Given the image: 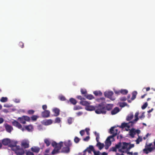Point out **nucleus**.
Returning <instances> with one entry per match:
<instances>
[{
    "instance_id": "f257e3e1",
    "label": "nucleus",
    "mask_w": 155,
    "mask_h": 155,
    "mask_svg": "<svg viewBox=\"0 0 155 155\" xmlns=\"http://www.w3.org/2000/svg\"><path fill=\"white\" fill-rule=\"evenodd\" d=\"M97 109L95 111V113L97 114H105L106 112V110H110L112 109V106L110 104H107L106 106L102 104L98 105L97 107Z\"/></svg>"
},
{
    "instance_id": "f03ea898",
    "label": "nucleus",
    "mask_w": 155,
    "mask_h": 155,
    "mask_svg": "<svg viewBox=\"0 0 155 155\" xmlns=\"http://www.w3.org/2000/svg\"><path fill=\"white\" fill-rule=\"evenodd\" d=\"M51 145L54 147L51 154L53 155L56 154L60 152V150L63 146V142L61 141L59 143H57L55 141H53L51 143Z\"/></svg>"
},
{
    "instance_id": "7ed1b4c3",
    "label": "nucleus",
    "mask_w": 155,
    "mask_h": 155,
    "mask_svg": "<svg viewBox=\"0 0 155 155\" xmlns=\"http://www.w3.org/2000/svg\"><path fill=\"white\" fill-rule=\"evenodd\" d=\"M9 147H11L12 150L14 151L16 154H23L25 153L23 149L20 148L19 146L10 144Z\"/></svg>"
},
{
    "instance_id": "20e7f679",
    "label": "nucleus",
    "mask_w": 155,
    "mask_h": 155,
    "mask_svg": "<svg viewBox=\"0 0 155 155\" xmlns=\"http://www.w3.org/2000/svg\"><path fill=\"white\" fill-rule=\"evenodd\" d=\"M140 133V130H135L134 128H132L130 130L129 134L131 137L133 138L134 137V135L136 134L138 135Z\"/></svg>"
},
{
    "instance_id": "39448f33",
    "label": "nucleus",
    "mask_w": 155,
    "mask_h": 155,
    "mask_svg": "<svg viewBox=\"0 0 155 155\" xmlns=\"http://www.w3.org/2000/svg\"><path fill=\"white\" fill-rule=\"evenodd\" d=\"M115 127H112L110 130L109 132L110 134H112L111 136H113L114 137L120 133V131H119L117 129H115Z\"/></svg>"
},
{
    "instance_id": "423d86ee",
    "label": "nucleus",
    "mask_w": 155,
    "mask_h": 155,
    "mask_svg": "<svg viewBox=\"0 0 155 155\" xmlns=\"http://www.w3.org/2000/svg\"><path fill=\"white\" fill-rule=\"evenodd\" d=\"M153 150H155V147H148L147 146H145V148L144 149L143 151V153L148 154L149 153L152 151Z\"/></svg>"
},
{
    "instance_id": "0eeeda50",
    "label": "nucleus",
    "mask_w": 155,
    "mask_h": 155,
    "mask_svg": "<svg viewBox=\"0 0 155 155\" xmlns=\"http://www.w3.org/2000/svg\"><path fill=\"white\" fill-rule=\"evenodd\" d=\"M29 142L28 140H23L21 141V146L25 148H28L29 147Z\"/></svg>"
},
{
    "instance_id": "6e6552de",
    "label": "nucleus",
    "mask_w": 155,
    "mask_h": 155,
    "mask_svg": "<svg viewBox=\"0 0 155 155\" xmlns=\"http://www.w3.org/2000/svg\"><path fill=\"white\" fill-rule=\"evenodd\" d=\"M2 144L5 146L8 145L9 147V145L10 144H11V140L10 139L8 138H5L3 139L2 141Z\"/></svg>"
},
{
    "instance_id": "1a4fd4ad",
    "label": "nucleus",
    "mask_w": 155,
    "mask_h": 155,
    "mask_svg": "<svg viewBox=\"0 0 155 155\" xmlns=\"http://www.w3.org/2000/svg\"><path fill=\"white\" fill-rule=\"evenodd\" d=\"M113 94V92L112 91H106L104 93V95L105 97L109 98L112 100H114V99H111L112 96Z\"/></svg>"
},
{
    "instance_id": "9d476101",
    "label": "nucleus",
    "mask_w": 155,
    "mask_h": 155,
    "mask_svg": "<svg viewBox=\"0 0 155 155\" xmlns=\"http://www.w3.org/2000/svg\"><path fill=\"white\" fill-rule=\"evenodd\" d=\"M98 106V105H96L95 107H94L93 106L90 105L89 104L87 106L85 107V109L88 111H92L95 110V111L97 110V107Z\"/></svg>"
},
{
    "instance_id": "9b49d317",
    "label": "nucleus",
    "mask_w": 155,
    "mask_h": 155,
    "mask_svg": "<svg viewBox=\"0 0 155 155\" xmlns=\"http://www.w3.org/2000/svg\"><path fill=\"white\" fill-rule=\"evenodd\" d=\"M94 150V148L93 146L90 145L88 147H87L83 151V153H86V152L87 151L89 153H91V151L93 152Z\"/></svg>"
},
{
    "instance_id": "f8f14e48",
    "label": "nucleus",
    "mask_w": 155,
    "mask_h": 155,
    "mask_svg": "<svg viewBox=\"0 0 155 155\" xmlns=\"http://www.w3.org/2000/svg\"><path fill=\"white\" fill-rule=\"evenodd\" d=\"M110 139H114L113 136H110L108 137L105 142V145L110 146L111 144V142L110 140Z\"/></svg>"
},
{
    "instance_id": "ddd939ff",
    "label": "nucleus",
    "mask_w": 155,
    "mask_h": 155,
    "mask_svg": "<svg viewBox=\"0 0 155 155\" xmlns=\"http://www.w3.org/2000/svg\"><path fill=\"white\" fill-rule=\"evenodd\" d=\"M12 125L20 129H21L23 131V128H22L21 125L18 121L16 120H14L12 122Z\"/></svg>"
},
{
    "instance_id": "4468645a",
    "label": "nucleus",
    "mask_w": 155,
    "mask_h": 155,
    "mask_svg": "<svg viewBox=\"0 0 155 155\" xmlns=\"http://www.w3.org/2000/svg\"><path fill=\"white\" fill-rule=\"evenodd\" d=\"M139 113L138 112H136L135 114L134 117L135 119L133 121H130L129 123H131L132 124H135L136 122L139 120V118L138 117V115Z\"/></svg>"
},
{
    "instance_id": "2eb2a0df",
    "label": "nucleus",
    "mask_w": 155,
    "mask_h": 155,
    "mask_svg": "<svg viewBox=\"0 0 155 155\" xmlns=\"http://www.w3.org/2000/svg\"><path fill=\"white\" fill-rule=\"evenodd\" d=\"M50 112L48 110H45L41 113V116L43 117H48L50 116Z\"/></svg>"
},
{
    "instance_id": "dca6fc26",
    "label": "nucleus",
    "mask_w": 155,
    "mask_h": 155,
    "mask_svg": "<svg viewBox=\"0 0 155 155\" xmlns=\"http://www.w3.org/2000/svg\"><path fill=\"white\" fill-rule=\"evenodd\" d=\"M53 112L54 113V116L57 117L60 114V110L57 108H54L52 110Z\"/></svg>"
},
{
    "instance_id": "f3484780",
    "label": "nucleus",
    "mask_w": 155,
    "mask_h": 155,
    "mask_svg": "<svg viewBox=\"0 0 155 155\" xmlns=\"http://www.w3.org/2000/svg\"><path fill=\"white\" fill-rule=\"evenodd\" d=\"M52 123V120L51 119H48L43 120L42 123L45 125H48L51 124Z\"/></svg>"
},
{
    "instance_id": "a211bd4d",
    "label": "nucleus",
    "mask_w": 155,
    "mask_h": 155,
    "mask_svg": "<svg viewBox=\"0 0 155 155\" xmlns=\"http://www.w3.org/2000/svg\"><path fill=\"white\" fill-rule=\"evenodd\" d=\"M5 128L6 131L8 133H10L13 129L12 126L8 124L5 125Z\"/></svg>"
},
{
    "instance_id": "6ab92c4d",
    "label": "nucleus",
    "mask_w": 155,
    "mask_h": 155,
    "mask_svg": "<svg viewBox=\"0 0 155 155\" xmlns=\"http://www.w3.org/2000/svg\"><path fill=\"white\" fill-rule=\"evenodd\" d=\"M70 152V148L67 147H63L61 152L65 153H68Z\"/></svg>"
},
{
    "instance_id": "aec40b11",
    "label": "nucleus",
    "mask_w": 155,
    "mask_h": 155,
    "mask_svg": "<svg viewBox=\"0 0 155 155\" xmlns=\"http://www.w3.org/2000/svg\"><path fill=\"white\" fill-rule=\"evenodd\" d=\"M96 146L98 148L99 150H101L104 148V144L103 143H101L99 142H97Z\"/></svg>"
},
{
    "instance_id": "412c9836",
    "label": "nucleus",
    "mask_w": 155,
    "mask_h": 155,
    "mask_svg": "<svg viewBox=\"0 0 155 155\" xmlns=\"http://www.w3.org/2000/svg\"><path fill=\"white\" fill-rule=\"evenodd\" d=\"M120 110L118 107H115L111 111V114L112 115H114L118 112Z\"/></svg>"
},
{
    "instance_id": "4be33fe9",
    "label": "nucleus",
    "mask_w": 155,
    "mask_h": 155,
    "mask_svg": "<svg viewBox=\"0 0 155 155\" xmlns=\"http://www.w3.org/2000/svg\"><path fill=\"white\" fill-rule=\"evenodd\" d=\"M44 143L46 144L47 147H48L50 146L51 143L50 140L48 138H45L44 140Z\"/></svg>"
},
{
    "instance_id": "5701e85b",
    "label": "nucleus",
    "mask_w": 155,
    "mask_h": 155,
    "mask_svg": "<svg viewBox=\"0 0 155 155\" xmlns=\"http://www.w3.org/2000/svg\"><path fill=\"white\" fill-rule=\"evenodd\" d=\"M64 144L66 147H67L69 148L72 145V143L70 140H68L67 141L64 142Z\"/></svg>"
},
{
    "instance_id": "b1692460",
    "label": "nucleus",
    "mask_w": 155,
    "mask_h": 155,
    "mask_svg": "<svg viewBox=\"0 0 155 155\" xmlns=\"http://www.w3.org/2000/svg\"><path fill=\"white\" fill-rule=\"evenodd\" d=\"M80 103L82 105L85 106V107L87 106L89 104H90V103L86 101H80Z\"/></svg>"
},
{
    "instance_id": "393cba45",
    "label": "nucleus",
    "mask_w": 155,
    "mask_h": 155,
    "mask_svg": "<svg viewBox=\"0 0 155 155\" xmlns=\"http://www.w3.org/2000/svg\"><path fill=\"white\" fill-rule=\"evenodd\" d=\"M25 129L28 131H32L33 129V126L31 125H29L26 126L25 127Z\"/></svg>"
},
{
    "instance_id": "a878e982",
    "label": "nucleus",
    "mask_w": 155,
    "mask_h": 155,
    "mask_svg": "<svg viewBox=\"0 0 155 155\" xmlns=\"http://www.w3.org/2000/svg\"><path fill=\"white\" fill-rule=\"evenodd\" d=\"M18 120L21 124H25L26 123L25 121L23 116H22V117H18Z\"/></svg>"
},
{
    "instance_id": "bb28decb",
    "label": "nucleus",
    "mask_w": 155,
    "mask_h": 155,
    "mask_svg": "<svg viewBox=\"0 0 155 155\" xmlns=\"http://www.w3.org/2000/svg\"><path fill=\"white\" fill-rule=\"evenodd\" d=\"M134 117V115L132 113L129 114L126 118V120L128 121L131 120Z\"/></svg>"
},
{
    "instance_id": "cd10ccee",
    "label": "nucleus",
    "mask_w": 155,
    "mask_h": 155,
    "mask_svg": "<svg viewBox=\"0 0 155 155\" xmlns=\"http://www.w3.org/2000/svg\"><path fill=\"white\" fill-rule=\"evenodd\" d=\"M31 150L32 151L35 153H38L40 150V148L37 147H34L31 148Z\"/></svg>"
},
{
    "instance_id": "c85d7f7f",
    "label": "nucleus",
    "mask_w": 155,
    "mask_h": 155,
    "mask_svg": "<svg viewBox=\"0 0 155 155\" xmlns=\"http://www.w3.org/2000/svg\"><path fill=\"white\" fill-rule=\"evenodd\" d=\"M128 124H129V123H128ZM128 123H125L124 122L123 123H122L121 125L120 126H119V127L120 128H124V127H129V126H128Z\"/></svg>"
},
{
    "instance_id": "c756f323",
    "label": "nucleus",
    "mask_w": 155,
    "mask_h": 155,
    "mask_svg": "<svg viewBox=\"0 0 155 155\" xmlns=\"http://www.w3.org/2000/svg\"><path fill=\"white\" fill-rule=\"evenodd\" d=\"M69 101L71 104L73 105H75L77 103V101L73 98H70L69 99Z\"/></svg>"
},
{
    "instance_id": "7c9ffc66",
    "label": "nucleus",
    "mask_w": 155,
    "mask_h": 155,
    "mask_svg": "<svg viewBox=\"0 0 155 155\" xmlns=\"http://www.w3.org/2000/svg\"><path fill=\"white\" fill-rule=\"evenodd\" d=\"M137 94V92L136 91H134L132 94V97L131 98V100H134L136 97V95Z\"/></svg>"
},
{
    "instance_id": "2f4dec72",
    "label": "nucleus",
    "mask_w": 155,
    "mask_h": 155,
    "mask_svg": "<svg viewBox=\"0 0 155 155\" xmlns=\"http://www.w3.org/2000/svg\"><path fill=\"white\" fill-rule=\"evenodd\" d=\"M85 97H86L87 99L90 100L94 98V97L91 94H86V95H85Z\"/></svg>"
},
{
    "instance_id": "473e14b6",
    "label": "nucleus",
    "mask_w": 155,
    "mask_h": 155,
    "mask_svg": "<svg viewBox=\"0 0 155 155\" xmlns=\"http://www.w3.org/2000/svg\"><path fill=\"white\" fill-rule=\"evenodd\" d=\"M39 117L38 116L33 115L31 117V119L32 121H35Z\"/></svg>"
},
{
    "instance_id": "72a5a7b5",
    "label": "nucleus",
    "mask_w": 155,
    "mask_h": 155,
    "mask_svg": "<svg viewBox=\"0 0 155 155\" xmlns=\"http://www.w3.org/2000/svg\"><path fill=\"white\" fill-rule=\"evenodd\" d=\"M81 92L82 94L84 95V96L87 94V91L85 89L81 88Z\"/></svg>"
},
{
    "instance_id": "f704fd0d",
    "label": "nucleus",
    "mask_w": 155,
    "mask_h": 155,
    "mask_svg": "<svg viewBox=\"0 0 155 155\" xmlns=\"http://www.w3.org/2000/svg\"><path fill=\"white\" fill-rule=\"evenodd\" d=\"M93 93L96 96L98 95L101 96L102 95V93L100 91H94V92Z\"/></svg>"
},
{
    "instance_id": "c9c22d12",
    "label": "nucleus",
    "mask_w": 155,
    "mask_h": 155,
    "mask_svg": "<svg viewBox=\"0 0 155 155\" xmlns=\"http://www.w3.org/2000/svg\"><path fill=\"white\" fill-rule=\"evenodd\" d=\"M120 91V93L123 94H126L128 92L127 90L126 89H121Z\"/></svg>"
},
{
    "instance_id": "e433bc0d",
    "label": "nucleus",
    "mask_w": 155,
    "mask_h": 155,
    "mask_svg": "<svg viewBox=\"0 0 155 155\" xmlns=\"http://www.w3.org/2000/svg\"><path fill=\"white\" fill-rule=\"evenodd\" d=\"M95 134L96 136V140L97 142H99L100 139V135L99 133H97L96 132H95Z\"/></svg>"
},
{
    "instance_id": "4c0bfd02",
    "label": "nucleus",
    "mask_w": 155,
    "mask_h": 155,
    "mask_svg": "<svg viewBox=\"0 0 155 155\" xmlns=\"http://www.w3.org/2000/svg\"><path fill=\"white\" fill-rule=\"evenodd\" d=\"M128 144V143H127L126 142H124L123 143V146L122 147V149H125L127 148Z\"/></svg>"
},
{
    "instance_id": "58836bf2",
    "label": "nucleus",
    "mask_w": 155,
    "mask_h": 155,
    "mask_svg": "<svg viewBox=\"0 0 155 155\" xmlns=\"http://www.w3.org/2000/svg\"><path fill=\"white\" fill-rule=\"evenodd\" d=\"M127 105V104L126 102L120 103H119V106L121 107H123Z\"/></svg>"
},
{
    "instance_id": "ea45409f",
    "label": "nucleus",
    "mask_w": 155,
    "mask_h": 155,
    "mask_svg": "<svg viewBox=\"0 0 155 155\" xmlns=\"http://www.w3.org/2000/svg\"><path fill=\"white\" fill-rule=\"evenodd\" d=\"M8 101V98L5 97H2L0 99V101L2 102H6Z\"/></svg>"
},
{
    "instance_id": "a19ab883",
    "label": "nucleus",
    "mask_w": 155,
    "mask_h": 155,
    "mask_svg": "<svg viewBox=\"0 0 155 155\" xmlns=\"http://www.w3.org/2000/svg\"><path fill=\"white\" fill-rule=\"evenodd\" d=\"M82 109V107L79 106H75L73 108L74 110H79Z\"/></svg>"
},
{
    "instance_id": "79ce46f5",
    "label": "nucleus",
    "mask_w": 155,
    "mask_h": 155,
    "mask_svg": "<svg viewBox=\"0 0 155 155\" xmlns=\"http://www.w3.org/2000/svg\"><path fill=\"white\" fill-rule=\"evenodd\" d=\"M138 138L136 140V142L137 144H138L140 142H141L142 140V138H140L139 136Z\"/></svg>"
},
{
    "instance_id": "37998d69",
    "label": "nucleus",
    "mask_w": 155,
    "mask_h": 155,
    "mask_svg": "<svg viewBox=\"0 0 155 155\" xmlns=\"http://www.w3.org/2000/svg\"><path fill=\"white\" fill-rule=\"evenodd\" d=\"M80 139L77 137H75L74 139V141L76 143H78L80 141Z\"/></svg>"
},
{
    "instance_id": "c03bdc74",
    "label": "nucleus",
    "mask_w": 155,
    "mask_h": 155,
    "mask_svg": "<svg viewBox=\"0 0 155 155\" xmlns=\"http://www.w3.org/2000/svg\"><path fill=\"white\" fill-rule=\"evenodd\" d=\"M35 111L32 110H30L28 111V114L32 115L34 114Z\"/></svg>"
},
{
    "instance_id": "a18cd8bd",
    "label": "nucleus",
    "mask_w": 155,
    "mask_h": 155,
    "mask_svg": "<svg viewBox=\"0 0 155 155\" xmlns=\"http://www.w3.org/2000/svg\"><path fill=\"white\" fill-rule=\"evenodd\" d=\"M148 105V104L147 102L145 103L142 106L141 108L143 110L144 109L146 108Z\"/></svg>"
},
{
    "instance_id": "49530a36",
    "label": "nucleus",
    "mask_w": 155,
    "mask_h": 155,
    "mask_svg": "<svg viewBox=\"0 0 155 155\" xmlns=\"http://www.w3.org/2000/svg\"><path fill=\"white\" fill-rule=\"evenodd\" d=\"M25 119V121H29L30 120V119L29 117L27 116H23Z\"/></svg>"
},
{
    "instance_id": "de8ad7c7",
    "label": "nucleus",
    "mask_w": 155,
    "mask_h": 155,
    "mask_svg": "<svg viewBox=\"0 0 155 155\" xmlns=\"http://www.w3.org/2000/svg\"><path fill=\"white\" fill-rule=\"evenodd\" d=\"M61 121V120L59 117H57L55 120V123H59Z\"/></svg>"
},
{
    "instance_id": "09e8293b",
    "label": "nucleus",
    "mask_w": 155,
    "mask_h": 155,
    "mask_svg": "<svg viewBox=\"0 0 155 155\" xmlns=\"http://www.w3.org/2000/svg\"><path fill=\"white\" fill-rule=\"evenodd\" d=\"M59 99L61 101H64L66 100L65 97L63 96H61L60 97Z\"/></svg>"
},
{
    "instance_id": "8fccbe9b",
    "label": "nucleus",
    "mask_w": 155,
    "mask_h": 155,
    "mask_svg": "<svg viewBox=\"0 0 155 155\" xmlns=\"http://www.w3.org/2000/svg\"><path fill=\"white\" fill-rule=\"evenodd\" d=\"M93 152L94 155H100V152L99 151H96L94 149Z\"/></svg>"
},
{
    "instance_id": "3c124183",
    "label": "nucleus",
    "mask_w": 155,
    "mask_h": 155,
    "mask_svg": "<svg viewBox=\"0 0 155 155\" xmlns=\"http://www.w3.org/2000/svg\"><path fill=\"white\" fill-rule=\"evenodd\" d=\"M145 117V116L144 115V113H143L140 116L139 118H140L141 120H142Z\"/></svg>"
},
{
    "instance_id": "603ef678",
    "label": "nucleus",
    "mask_w": 155,
    "mask_h": 155,
    "mask_svg": "<svg viewBox=\"0 0 155 155\" xmlns=\"http://www.w3.org/2000/svg\"><path fill=\"white\" fill-rule=\"evenodd\" d=\"M120 100L122 101H125L126 100L127 98L126 97H120Z\"/></svg>"
},
{
    "instance_id": "864d4df0",
    "label": "nucleus",
    "mask_w": 155,
    "mask_h": 155,
    "mask_svg": "<svg viewBox=\"0 0 155 155\" xmlns=\"http://www.w3.org/2000/svg\"><path fill=\"white\" fill-rule=\"evenodd\" d=\"M19 46L21 48H23L24 47V43L22 42H20L18 44Z\"/></svg>"
},
{
    "instance_id": "5fc2aeb1",
    "label": "nucleus",
    "mask_w": 155,
    "mask_h": 155,
    "mask_svg": "<svg viewBox=\"0 0 155 155\" xmlns=\"http://www.w3.org/2000/svg\"><path fill=\"white\" fill-rule=\"evenodd\" d=\"M90 138V137L89 136H87L83 139V140L85 141H87L89 140Z\"/></svg>"
},
{
    "instance_id": "6e6d98bb",
    "label": "nucleus",
    "mask_w": 155,
    "mask_h": 155,
    "mask_svg": "<svg viewBox=\"0 0 155 155\" xmlns=\"http://www.w3.org/2000/svg\"><path fill=\"white\" fill-rule=\"evenodd\" d=\"M68 123L69 124H71L72 123V119L71 118H69L68 120Z\"/></svg>"
},
{
    "instance_id": "4d7b16f0",
    "label": "nucleus",
    "mask_w": 155,
    "mask_h": 155,
    "mask_svg": "<svg viewBox=\"0 0 155 155\" xmlns=\"http://www.w3.org/2000/svg\"><path fill=\"white\" fill-rule=\"evenodd\" d=\"M110 150L112 151H113L116 152L117 151V148L115 147H113L112 148L110 149Z\"/></svg>"
},
{
    "instance_id": "13d9d810",
    "label": "nucleus",
    "mask_w": 155,
    "mask_h": 155,
    "mask_svg": "<svg viewBox=\"0 0 155 155\" xmlns=\"http://www.w3.org/2000/svg\"><path fill=\"white\" fill-rule=\"evenodd\" d=\"M134 144H130V146H129V147L128 148L127 150H130L131 148L133 147H134Z\"/></svg>"
},
{
    "instance_id": "bf43d9fd",
    "label": "nucleus",
    "mask_w": 155,
    "mask_h": 155,
    "mask_svg": "<svg viewBox=\"0 0 155 155\" xmlns=\"http://www.w3.org/2000/svg\"><path fill=\"white\" fill-rule=\"evenodd\" d=\"M80 133L81 136H83L84 134V130H81L80 132Z\"/></svg>"
},
{
    "instance_id": "052dcab7",
    "label": "nucleus",
    "mask_w": 155,
    "mask_h": 155,
    "mask_svg": "<svg viewBox=\"0 0 155 155\" xmlns=\"http://www.w3.org/2000/svg\"><path fill=\"white\" fill-rule=\"evenodd\" d=\"M77 98L78 99L80 100H81L84 99V98H83L81 96H78L77 97Z\"/></svg>"
},
{
    "instance_id": "680f3d73",
    "label": "nucleus",
    "mask_w": 155,
    "mask_h": 155,
    "mask_svg": "<svg viewBox=\"0 0 155 155\" xmlns=\"http://www.w3.org/2000/svg\"><path fill=\"white\" fill-rule=\"evenodd\" d=\"M123 137L121 135H118L117 137V138L118 139L121 140L122 138Z\"/></svg>"
},
{
    "instance_id": "e2e57ef3",
    "label": "nucleus",
    "mask_w": 155,
    "mask_h": 155,
    "mask_svg": "<svg viewBox=\"0 0 155 155\" xmlns=\"http://www.w3.org/2000/svg\"><path fill=\"white\" fill-rule=\"evenodd\" d=\"M26 155H34V154L31 152L28 151L27 152Z\"/></svg>"
},
{
    "instance_id": "0e129e2a",
    "label": "nucleus",
    "mask_w": 155,
    "mask_h": 155,
    "mask_svg": "<svg viewBox=\"0 0 155 155\" xmlns=\"http://www.w3.org/2000/svg\"><path fill=\"white\" fill-rule=\"evenodd\" d=\"M43 109L44 110H46L47 108V106L46 105H44L42 106Z\"/></svg>"
},
{
    "instance_id": "69168bd1",
    "label": "nucleus",
    "mask_w": 155,
    "mask_h": 155,
    "mask_svg": "<svg viewBox=\"0 0 155 155\" xmlns=\"http://www.w3.org/2000/svg\"><path fill=\"white\" fill-rule=\"evenodd\" d=\"M83 114L82 112H79L77 113V114L78 116H79Z\"/></svg>"
},
{
    "instance_id": "338daca9",
    "label": "nucleus",
    "mask_w": 155,
    "mask_h": 155,
    "mask_svg": "<svg viewBox=\"0 0 155 155\" xmlns=\"http://www.w3.org/2000/svg\"><path fill=\"white\" fill-rule=\"evenodd\" d=\"M120 91H114V93L117 94H119L120 93Z\"/></svg>"
},
{
    "instance_id": "774afa93",
    "label": "nucleus",
    "mask_w": 155,
    "mask_h": 155,
    "mask_svg": "<svg viewBox=\"0 0 155 155\" xmlns=\"http://www.w3.org/2000/svg\"><path fill=\"white\" fill-rule=\"evenodd\" d=\"M89 130H90V129L88 128H86L85 129V130L86 131V132H87V134H89Z\"/></svg>"
}]
</instances>
